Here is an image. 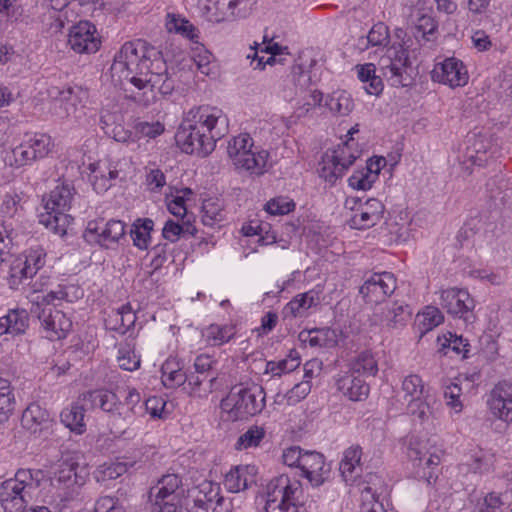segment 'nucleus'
<instances>
[{
  "instance_id": "1",
  "label": "nucleus",
  "mask_w": 512,
  "mask_h": 512,
  "mask_svg": "<svg viewBox=\"0 0 512 512\" xmlns=\"http://www.w3.org/2000/svg\"><path fill=\"white\" fill-rule=\"evenodd\" d=\"M110 70L112 77L128 80L139 91L149 88L133 97L144 106L157 100L156 91L162 96L170 95L177 83L162 52L142 39L125 42L115 54Z\"/></svg>"
},
{
  "instance_id": "2",
  "label": "nucleus",
  "mask_w": 512,
  "mask_h": 512,
  "mask_svg": "<svg viewBox=\"0 0 512 512\" xmlns=\"http://www.w3.org/2000/svg\"><path fill=\"white\" fill-rule=\"evenodd\" d=\"M219 124L226 126L227 119L218 108L200 106L192 109L175 134L176 143L184 153L206 157L224 134L218 129Z\"/></svg>"
},
{
  "instance_id": "3",
  "label": "nucleus",
  "mask_w": 512,
  "mask_h": 512,
  "mask_svg": "<svg viewBox=\"0 0 512 512\" xmlns=\"http://www.w3.org/2000/svg\"><path fill=\"white\" fill-rule=\"evenodd\" d=\"M73 188L69 184L57 185L49 194L45 203L46 213L41 214L40 223L54 234L63 237L73 220L71 215L65 213L70 209L73 199Z\"/></svg>"
},
{
  "instance_id": "4",
  "label": "nucleus",
  "mask_w": 512,
  "mask_h": 512,
  "mask_svg": "<svg viewBox=\"0 0 512 512\" xmlns=\"http://www.w3.org/2000/svg\"><path fill=\"white\" fill-rule=\"evenodd\" d=\"M301 483L282 474L273 478L266 486V512H297Z\"/></svg>"
},
{
  "instance_id": "5",
  "label": "nucleus",
  "mask_w": 512,
  "mask_h": 512,
  "mask_svg": "<svg viewBox=\"0 0 512 512\" xmlns=\"http://www.w3.org/2000/svg\"><path fill=\"white\" fill-rule=\"evenodd\" d=\"M266 394L262 387L243 388L235 386L221 401V408L233 420H243L260 413L265 407Z\"/></svg>"
},
{
  "instance_id": "6",
  "label": "nucleus",
  "mask_w": 512,
  "mask_h": 512,
  "mask_svg": "<svg viewBox=\"0 0 512 512\" xmlns=\"http://www.w3.org/2000/svg\"><path fill=\"white\" fill-rule=\"evenodd\" d=\"M382 77L393 87H409L413 85L415 70L412 67L408 51L402 45L388 48L380 58Z\"/></svg>"
},
{
  "instance_id": "7",
  "label": "nucleus",
  "mask_w": 512,
  "mask_h": 512,
  "mask_svg": "<svg viewBox=\"0 0 512 512\" xmlns=\"http://www.w3.org/2000/svg\"><path fill=\"white\" fill-rule=\"evenodd\" d=\"M253 145L252 137L248 133H241L228 142L227 153L237 169L262 175L265 172L269 153L266 150L253 151Z\"/></svg>"
},
{
  "instance_id": "8",
  "label": "nucleus",
  "mask_w": 512,
  "mask_h": 512,
  "mask_svg": "<svg viewBox=\"0 0 512 512\" xmlns=\"http://www.w3.org/2000/svg\"><path fill=\"white\" fill-rule=\"evenodd\" d=\"M440 305L454 319H460L465 324L475 321V300L466 289L448 288L440 292Z\"/></svg>"
},
{
  "instance_id": "9",
  "label": "nucleus",
  "mask_w": 512,
  "mask_h": 512,
  "mask_svg": "<svg viewBox=\"0 0 512 512\" xmlns=\"http://www.w3.org/2000/svg\"><path fill=\"white\" fill-rule=\"evenodd\" d=\"M125 227V223L121 220L110 219L107 222L92 220L88 222L83 237L90 244L110 249L125 237Z\"/></svg>"
},
{
  "instance_id": "10",
  "label": "nucleus",
  "mask_w": 512,
  "mask_h": 512,
  "mask_svg": "<svg viewBox=\"0 0 512 512\" xmlns=\"http://www.w3.org/2000/svg\"><path fill=\"white\" fill-rule=\"evenodd\" d=\"M31 313L38 318L46 338L52 341L65 338L72 328L70 318L52 306L32 304Z\"/></svg>"
},
{
  "instance_id": "11",
  "label": "nucleus",
  "mask_w": 512,
  "mask_h": 512,
  "mask_svg": "<svg viewBox=\"0 0 512 512\" xmlns=\"http://www.w3.org/2000/svg\"><path fill=\"white\" fill-rule=\"evenodd\" d=\"M411 317L412 310L408 304L399 301L385 302L374 311L371 322L388 330H399L407 325Z\"/></svg>"
},
{
  "instance_id": "12",
  "label": "nucleus",
  "mask_w": 512,
  "mask_h": 512,
  "mask_svg": "<svg viewBox=\"0 0 512 512\" xmlns=\"http://www.w3.org/2000/svg\"><path fill=\"white\" fill-rule=\"evenodd\" d=\"M396 289V278L390 272L374 273L359 288V293L368 304H382Z\"/></svg>"
},
{
  "instance_id": "13",
  "label": "nucleus",
  "mask_w": 512,
  "mask_h": 512,
  "mask_svg": "<svg viewBox=\"0 0 512 512\" xmlns=\"http://www.w3.org/2000/svg\"><path fill=\"white\" fill-rule=\"evenodd\" d=\"M68 44L78 53H95L100 47V39L96 27L89 21H80L69 30Z\"/></svg>"
},
{
  "instance_id": "14",
  "label": "nucleus",
  "mask_w": 512,
  "mask_h": 512,
  "mask_svg": "<svg viewBox=\"0 0 512 512\" xmlns=\"http://www.w3.org/2000/svg\"><path fill=\"white\" fill-rule=\"evenodd\" d=\"M431 78L452 88L464 86L468 82V72L463 62L451 57L434 65Z\"/></svg>"
},
{
  "instance_id": "15",
  "label": "nucleus",
  "mask_w": 512,
  "mask_h": 512,
  "mask_svg": "<svg viewBox=\"0 0 512 512\" xmlns=\"http://www.w3.org/2000/svg\"><path fill=\"white\" fill-rule=\"evenodd\" d=\"M487 405L493 416L512 422V383L507 380L498 382L488 396Z\"/></svg>"
},
{
  "instance_id": "16",
  "label": "nucleus",
  "mask_w": 512,
  "mask_h": 512,
  "mask_svg": "<svg viewBox=\"0 0 512 512\" xmlns=\"http://www.w3.org/2000/svg\"><path fill=\"white\" fill-rule=\"evenodd\" d=\"M50 413L37 403L30 404L22 414V427L36 436L46 437L53 426Z\"/></svg>"
},
{
  "instance_id": "17",
  "label": "nucleus",
  "mask_w": 512,
  "mask_h": 512,
  "mask_svg": "<svg viewBox=\"0 0 512 512\" xmlns=\"http://www.w3.org/2000/svg\"><path fill=\"white\" fill-rule=\"evenodd\" d=\"M32 495L17 483L7 479L0 485V504L6 512H24Z\"/></svg>"
},
{
  "instance_id": "18",
  "label": "nucleus",
  "mask_w": 512,
  "mask_h": 512,
  "mask_svg": "<svg viewBox=\"0 0 512 512\" xmlns=\"http://www.w3.org/2000/svg\"><path fill=\"white\" fill-rule=\"evenodd\" d=\"M257 468L254 465L233 467L224 479V486L232 493H238L256 483Z\"/></svg>"
},
{
  "instance_id": "19",
  "label": "nucleus",
  "mask_w": 512,
  "mask_h": 512,
  "mask_svg": "<svg viewBox=\"0 0 512 512\" xmlns=\"http://www.w3.org/2000/svg\"><path fill=\"white\" fill-rule=\"evenodd\" d=\"M300 469L314 486L321 485L324 482V475L329 472L324 456L316 451L304 452Z\"/></svg>"
},
{
  "instance_id": "20",
  "label": "nucleus",
  "mask_w": 512,
  "mask_h": 512,
  "mask_svg": "<svg viewBox=\"0 0 512 512\" xmlns=\"http://www.w3.org/2000/svg\"><path fill=\"white\" fill-rule=\"evenodd\" d=\"M386 165L384 157L371 158L365 168L355 171L348 179L349 185L358 190H368L378 178L380 170Z\"/></svg>"
},
{
  "instance_id": "21",
  "label": "nucleus",
  "mask_w": 512,
  "mask_h": 512,
  "mask_svg": "<svg viewBox=\"0 0 512 512\" xmlns=\"http://www.w3.org/2000/svg\"><path fill=\"white\" fill-rule=\"evenodd\" d=\"M28 327L29 313L25 309H10L6 315L0 317V336L5 334L21 335L26 332Z\"/></svg>"
},
{
  "instance_id": "22",
  "label": "nucleus",
  "mask_w": 512,
  "mask_h": 512,
  "mask_svg": "<svg viewBox=\"0 0 512 512\" xmlns=\"http://www.w3.org/2000/svg\"><path fill=\"white\" fill-rule=\"evenodd\" d=\"M298 339L314 348H332L338 343L336 331L328 327L302 330Z\"/></svg>"
},
{
  "instance_id": "23",
  "label": "nucleus",
  "mask_w": 512,
  "mask_h": 512,
  "mask_svg": "<svg viewBox=\"0 0 512 512\" xmlns=\"http://www.w3.org/2000/svg\"><path fill=\"white\" fill-rule=\"evenodd\" d=\"M84 400L89 401L93 407H99L106 413L112 416H121L119 411L122 407L118 396L109 390H94L87 392L83 395Z\"/></svg>"
},
{
  "instance_id": "24",
  "label": "nucleus",
  "mask_w": 512,
  "mask_h": 512,
  "mask_svg": "<svg viewBox=\"0 0 512 512\" xmlns=\"http://www.w3.org/2000/svg\"><path fill=\"white\" fill-rule=\"evenodd\" d=\"M78 463L72 459L63 460L60 462L51 477V485L56 488H69L74 485H81L79 482V476L77 475L76 469Z\"/></svg>"
},
{
  "instance_id": "25",
  "label": "nucleus",
  "mask_w": 512,
  "mask_h": 512,
  "mask_svg": "<svg viewBox=\"0 0 512 512\" xmlns=\"http://www.w3.org/2000/svg\"><path fill=\"white\" fill-rule=\"evenodd\" d=\"M338 388L352 401H361L369 393V385L361 378V375L355 374L353 371L338 380Z\"/></svg>"
},
{
  "instance_id": "26",
  "label": "nucleus",
  "mask_w": 512,
  "mask_h": 512,
  "mask_svg": "<svg viewBox=\"0 0 512 512\" xmlns=\"http://www.w3.org/2000/svg\"><path fill=\"white\" fill-rule=\"evenodd\" d=\"M85 409L79 402L72 403L60 413V420L71 432L81 435L86 431Z\"/></svg>"
},
{
  "instance_id": "27",
  "label": "nucleus",
  "mask_w": 512,
  "mask_h": 512,
  "mask_svg": "<svg viewBox=\"0 0 512 512\" xmlns=\"http://www.w3.org/2000/svg\"><path fill=\"white\" fill-rule=\"evenodd\" d=\"M440 453L441 450L435 447L427 448L421 444L415 446L411 444L408 455L414 462L415 466L432 468L433 466H438L440 464Z\"/></svg>"
},
{
  "instance_id": "28",
  "label": "nucleus",
  "mask_w": 512,
  "mask_h": 512,
  "mask_svg": "<svg viewBox=\"0 0 512 512\" xmlns=\"http://www.w3.org/2000/svg\"><path fill=\"white\" fill-rule=\"evenodd\" d=\"M35 275V269L30 268V264L23 261V258H15L10 264V272L8 277V285L11 289L17 290L21 285L29 284Z\"/></svg>"
},
{
  "instance_id": "29",
  "label": "nucleus",
  "mask_w": 512,
  "mask_h": 512,
  "mask_svg": "<svg viewBox=\"0 0 512 512\" xmlns=\"http://www.w3.org/2000/svg\"><path fill=\"white\" fill-rule=\"evenodd\" d=\"M14 389L9 379L0 377V423L9 420L15 410Z\"/></svg>"
},
{
  "instance_id": "30",
  "label": "nucleus",
  "mask_w": 512,
  "mask_h": 512,
  "mask_svg": "<svg viewBox=\"0 0 512 512\" xmlns=\"http://www.w3.org/2000/svg\"><path fill=\"white\" fill-rule=\"evenodd\" d=\"M24 148H29L33 157L37 160L45 158L52 149L51 137L44 133L25 135Z\"/></svg>"
},
{
  "instance_id": "31",
  "label": "nucleus",
  "mask_w": 512,
  "mask_h": 512,
  "mask_svg": "<svg viewBox=\"0 0 512 512\" xmlns=\"http://www.w3.org/2000/svg\"><path fill=\"white\" fill-rule=\"evenodd\" d=\"M154 222L150 218H138L132 225L130 235L133 244L139 249H147L151 240L150 233L153 231Z\"/></svg>"
},
{
  "instance_id": "32",
  "label": "nucleus",
  "mask_w": 512,
  "mask_h": 512,
  "mask_svg": "<svg viewBox=\"0 0 512 512\" xmlns=\"http://www.w3.org/2000/svg\"><path fill=\"white\" fill-rule=\"evenodd\" d=\"M136 321V315L129 304L123 305L114 315L110 316L109 329L125 334Z\"/></svg>"
},
{
  "instance_id": "33",
  "label": "nucleus",
  "mask_w": 512,
  "mask_h": 512,
  "mask_svg": "<svg viewBox=\"0 0 512 512\" xmlns=\"http://www.w3.org/2000/svg\"><path fill=\"white\" fill-rule=\"evenodd\" d=\"M326 106L336 116H347L354 108V102L345 91L333 92L326 100Z\"/></svg>"
},
{
  "instance_id": "34",
  "label": "nucleus",
  "mask_w": 512,
  "mask_h": 512,
  "mask_svg": "<svg viewBox=\"0 0 512 512\" xmlns=\"http://www.w3.org/2000/svg\"><path fill=\"white\" fill-rule=\"evenodd\" d=\"M388 41V27L383 22H378L372 26L366 37L359 38L358 47L364 50L369 46H385Z\"/></svg>"
},
{
  "instance_id": "35",
  "label": "nucleus",
  "mask_w": 512,
  "mask_h": 512,
  "mask_svg": "<svg viewBox=\"0 0 512 512\" xmlns=\"http://www.w3.org/2000/svg\"><path fill=\"white\" fill-rule=\"evenodd\" d=\"M42 479L43 471L32 469H19L15 473L14 478H10L19 487L22 486L26 493L29 492L31 495L39 488Z\"/></svg>"
},
{
  "instance_id": "36",
  "label": "nucleus",
  "mask_w": 512,
  "mask_h": 512,
  "mask_svg": "<svg viewBox=\"0 0 512 512\" xmlns=\"http://www.w3.org/2000/svg\"><path fill=\"white\" fill-rule=\"evenodd\" d=\"M346 171L345 166L338 163V161L329 154H325L322 163L320 164V168L318 169L319 176L331 185L335 184L336 181L346 173Z\"/></svg>"
},
{
  "instance_id": "37",
  "label": "nucleus",
  "mask_w": 512,
  "mask_h": 512,
  "mask_svg": "<svg viewBox=\"0 0 512 512\" xmlns=\"http://www.w3.org/2000/svg\"><path fill=\"white\" fill-rule=\"evenodd\" d=\"M3 160L6 165L14 168L30 165L36 161L31 153V150H29V148H24L23 141L16 147L12 148L10 151H6Z\"/></svg>"
},
{
  "instance_id": "38",
  "label": "nucleus",
  "mask_w": 512,
  "mask_h": 512,
  "mask_svg": "<svg viewBox=\"0 0 512 512\" xmlns=\"http://www.w3.org/2000/svg\"><path fill=\"white\" fill-rule=\"evenodd\" d=\"M73 285H58L56 289L47 292L45 295H38L33 301V304H42V306H55L57 302L67 301L72 302L70 292L74 290Z\"/></svg>"
},
{
  "instance_id": "39",
  "label": "nucleus",
  "mask_w": 512,
  "mask_h": 512,
  "mask_svg": "<svg viewBox=\"0 0 512 512\" xmlns=\"http://www.w3.org/2000/svg\"><path fill=\"white\" fill-rule=\"evenodd\" d=\"M351 371L358 375L374 377L378 373L377 361L370 351H362L353 361Z\"/></svg>"
},
{
  "instance_id": "40",
  "label": "nucleus",
  "mask_w": 512,
  "mask_h": 512,
  "mask_svg": "<svg viewBox=\"0 0 512 512\" xmlns=\"http://www.w3.org/2000/svg\"><path fill=\"white\" fill-rule=\"evenodd\" d=\"M361 456L362 448L359 445H352L345 450L339 469L346 480L347 477H352L357 467H360Z\"/></svg>"
},
{
  "instance_id": "41",
  "label": "nucleus",
  "mask_w": 512,
  "mask_h": 512,
  "mask_svg": "<svg viewBox=\"0 0 512 512\" xmlns=\"http://www.w3.org/2000/svg\"><path fill=\"white\" fill-rule=\"evenodd\" d=\"M256 3V0H218L217 4L227 5L229 14L217 21L234 20L236 18H245L249 15L252 6Z\"/></svg>"
},
{
  "instance_id": "42",
  "label": "nucleus",
  "mask_w": 512,
  "mask_h": 512,
  "mask_svg": "<svg viewBox=\"0 0 512 512\" xmlns=\"http://www.w3.org/2000/svg\"><path fill=\"white\" fill-rule=\"evenodd\" d=\"M193 498H201L203 501L207 500V504L211 503L213 507H217L223 501V497L220 495L219 484L211 481L201 483L195 491Z\"/></svg>"
},
{
  "instance_id": "43",
  "label": "nucleus",
  "mask_w": 512,
  "mask_h": 512,
  "mask_svg": "<svg viewBox=\"0 0 512 512\" xmlns=\"http://www.w3.org/2000/svg\"><path fill=\"white\" fill-rule=\"evenodd\" d=\"M150 497L153 504L152 512H177L180 508V495L153 493V495L150 494Z\"/></svg>"
},
{
  "instance_id": "44",
  "label": "nucleus",
  "mask_w": 512,
  "mask_h": 512,
  "mask_svg": "<svg viewBox=\"0 0 512 512\" xmlns=\"http://www.w3.org/2000/svg\"><path fill=\"white\" fill-rule=\"evenodd\" d=\"M318 299L314 291H308L294 297L287 304V309H289L294 316H301L306 310L316 305Z\"/></svg>"
},
{
  "instance_id": "45",
  "label": "nucleus",
  "mask_w": 512,
  "mask_h": 512,
  "mask_svg": "<svg viewBox=\"0 0 512 512\" xmlns=\"http://www.w3.org/2000/svg\"><path fill=\"white\" fill-rule=\"evenodd\" d=\"M352 138L345 141L342 146H339L337 150L332 152V157L345 166V170L355 162L359 157L360 152L357 149H353Z\"/></svg>"
},
{
  "instance_id": "46",
  "label": "nucleus",
  "mask_w": 512,
  "mask_h": 512,
  "mask_svg": "<svg viewBox=\"0 0 512 512\" xmlns=\"http://www.w3.org/2000/svg\"><path fill=\"white\" fill-rule=\"evenodd\" d=\"M436 29L437 23L434 18L430 15L422 14L418 17L413 27V35L416 39L422 38L429 41V36L433 35Z\"/></svg>"
},
{
  "instance_id": "47",
  "label": "nucleus",
  "mask_w": 512,
  "mask_h": 512,
  "mask_svg": "<svg viewBox=\"0 0 512 512\" xmlns=\"http://www.w3.org/2000/svg\"><path fill=\"white\" fill-rule=\"evenodd\" d=\"M181 485L180 478L175 474H169L162 477L158 485L151 489L150 494L153 493L164 495H180L177 490Z\"/></svg>"
},
{
  "instance_id": "48",
  "label": "nucleus",
  "mask_w": 512,
  "mask_h": 512,
  "mask_svg": "<svg viewBox=\"0 0 512 512\" xmlns=\"http://www.w3.org/2000/svg\"><path fill=\"white\" fill-rule=\"evenodd\" d=\"M223 220L221 207L211 200L204 201L202 205V223L205 226H214Z\"/></svg>"
},
{
  "instance_id": "49",
  "label": "nucleus",
  "mask_w": 512,
  "mask_h": 512,
  "mask_svg": "<svg viewBox=\"0 0 512 512\" xmlns=\"http://www.w3.org/2000/svg\"><path fill=\"white\" fill-rule=\"evenodd\" d=\"M117 361L119 367L127 371H134L140 366V357L129 346L119 348Z\"/></svg>"
},
{
  "instance_id": "50",
  "label": "nucleus",
  "mask_w": 512,
  "mask_h": 512,
  "mask_svg": "<svg viewBox=\"0 0 512 512\" xmlns=\"http://www.w3.org/2000/svg\"><path fill=\"white\" fill-rule=\"evenodd\" d=\"M402 391L405 397H411V399L422 397L424 393L422 379L415 374L406 376L402 382Z\"/></svg>"
},
{
  "instance_id": "51",
  "label": "nucleus",
  "mask_w": 512,
  "mask_h": 512,
  "mask_svg": "<svg viewBox=\"0 0 512 512\" xmlns=\"http://www.w3.org/2000/svg\"><path fill=\"white\" fill-rule=\"evenodd\" d=\"M264 436V428L252 426L239 437L237 444L244 448L255 447L261 442Z\"/></svg>"
},
{
  "instance_id": "52",
  "label": "nucleus",
  "mask_w": 512,
  "mask_h": 512,
  "mask_svg": "<svg viewBox=\"0 0 512 512\" xmlns=\"http://www.w3.org/2000/svg\"><path fill=\"white\" fill-rule=\"evenodd\" d=\"M348 223L353 229H368L375 226L378 221L369 212L360 207V211L355 212Z\"/></svg>"
},
{
  "instance_id": "53",
  "label": "nucleus",
  "mask_w": 512,
  "mask_h": 512,
  "mask_svg": "<svg viewBox=\"0 0 512 512\" xmlns=\"http://www.w3.org/2000/svg\"><path fill=\"white\" fill-rule=\"evenodd\" d=\"M234 335L231 326L211 325L208 328V338L213 340V345H221L228 342Z\"/></svg>"
},
{
  "instance_id": "54",
  "label": "nucleus",
  "mask_w": 512,
  "mask_h": 512,
  "mask_svg": "<svg viewBox=\"0 0 512 512\" xmlns=\"http://www.w3.org/2000/svg\"><path fill=\"white\" fill-rule=\"evenodd\" d=\"M449 337H444V342L441 344L442 349L448 347L452 349L457 354L463 355L464 358L468 357L469 352V343L466 339H463L462 336H457L452 333H448Z\"/></svg>"
},
{
  "instance_id": "55",
  "label": "nucleus",
  "mask_w": 512,
  "mask_h": 512,
  "mask_svg": "<svg viewBox=\"0 0 512 512\" xmlns=\"http://www.w3.org/2000/svg\"><path fill=\"white\" fill-rule=\"evenodd\" d=\"M407 411L410 415L417 417L421 422H423L429 417L430 407L426 401L422 400V397H419L409 400Z\"/></svg>"
},
{
  "instance_id": "56",
  "label": "nucleus",
  "mask_w": 512,
  "mask_h": 512,
  "mask_svg": "<svg viewBox=\"0 0 512 512\" xmlns=\"http://www.w3.org/2000/svg\"><path fill=\"white\" fill-rule=\"evenodd\" d=\"M443 394L448 406L455 409L456 412L461 411L462 403L460 401V397L462 394V389L459 384L450 383L449 385L445 386Z\"/></svg>"
},
{
  "instance_id": "57",
  "label": "nucleus",
  "mask_w": 512,
  "mask_h": 512,
  "mask_svg": "<svg viewBox=\"0 0 512 512\" xmlns=\"http://www.w3.org/2000/svg\"><path fill=\"white\" fill-rule=\"evenodd\" d=\"M422 324L425 331L432 330L434 327L440 325L444 321L442 312L434 306H427L422 313Z\"/></svg>"
},
{
  "instance_id": "58",
  "label": "nucleus",
  "mask_w": 512,
  "mask_h": 512,
  "mask_svg": "<svg viewBox=\"0 0 512 512\" xmlns=\"http://www.w3.org/2000/svg\"><path fill=\"white\" fill-rule=\"evenodd\" d=\"M294 208L295 203L284 198L271 199L266 204V211L271 215H285Z\"/></svg>"
},
{
  "instance_id": "59",
  "label": "nucleus",
  "mask_w": 512,
  "mask_h": 512,
  "mask_svg": "<svg viewBox=\"0 0 512 512\" xmlns=\"http://www.w3.org/2000/svg\"><path fill=\"white\" fill-rule=\"evenodd\" d=\"M212 58V54L204 48H201L192 57L197 69L206 76H210L213 73L211 66Z\"/></svg>"
},
{
  "instance_id": "60",
  "label": "nucleus",
  "mask_w": 512,
  "mask_h": 512,
  "mask_svg": "<svg viewBox=\"0 0 512 512\" xmlns=\"http://www.w3.org/2000/svg\"><path fill=\"white\" fill-rule=\"evenodd\" d=\"M311 391V384L309 381L300 382L286 393L287 402L289 405H294L304 399Z\"/></svg>"
},
{
  "instance_id": "61",
  "label": "nucleus",
  "mask_w": 512,
  "mask_h": 512,
  "mask_svg": "<svg viewBox=\"0 0 512 512\" xmlns=\"http://www.w3.org/2000/svg\"><path fill=\"white\" fill-rule=\"evenodd\" d=\"M136 131L142 136L155 138L164 132V125L159 121L156 122H139L136 124Z\"/></svg>"
},
{
  "instance_id": "62",
  "label": "nucleus",
  "mask_w": 512,
  "mask_h": 512,
  "mask_svg": "<svg viewBox=\"0 0 512 512\" xmlns=\"http://www.w3.org/2000/svg\"><path fill=\"white\" fill-rule=\"evenodd\" d=\"M12 245V238L7 233L6 228L0 224V265L10 260Z\"/></svg>"
},
{
  "instance_id": "63",
  "label": "nucleus",
  "mask_w": 512,
  "mask_h": 512,
  "mask_svg": "<svg viewBox=\"0 0 512 512\" xmlns=\"http://www.w3.org/2000/svg\"><path fill=\"white\" fill-rule=\"evenodd\" d=\"M303 455L304 452L299 446H292L284 450L282 458L287 466L300 468Z\"/></svg>"
},
{
  "instance_id": "64",
  "label": "nucleus",
  "mask_w": 512,
  "mask_h": 512,
  "mask_svg": "<svg viewBox=\"0 0 512 512\" xmlns=\"http://www.w3.org/2000/svg\"><path fill=\"white\" fill-rule=\"evenodd\" d=\"M181 234H184V227L173 220L166 221L163 229L162 236L166 240L174 243L178 241Z\"/></svg>"
}]
</instances>
